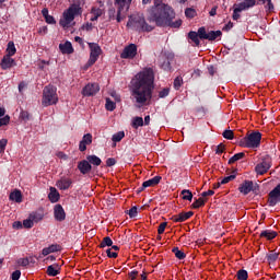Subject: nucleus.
<instances>
[{
  "instance_id": "nucleus-1",
  "label": "nucleus",
  "mask_w": 280,
  "mask_h": 280,
  "mask_svg": "<svg viewBox=\"0 0 280 280\" xmlns=\"http://www.w3.org/2000/svg\"><path fill=\"white\" fill-rule=\"evenodd\" d=\"M131 96L141 106H148L152 102V91H154V70L144 69L135 75L130 82Z\"/></svg>"
},
{
  "instance_id": "nucleus-2",
  "label": "nucleus",
  "mask_w": 280,
  "mask_h": 280,
  "mask_svg": "<svg viewBox=\"0 0 280 280\" xmlns=\"http://www.w3.org/2000/svg\"><path fill=\"white\" fill-rule=\"evenodd\" d=\"M147 19L149 23H155L158 27H173L178 30L183 25V20H176V13L172 7L161 2V0H154V5L148 10Z\"/></svg>"
},
{
  "instance_id": "nucleus-6",
  "label": "nucleus",
  "mask_w": 280,
  "mask_h": 280,
  "mask_svg": "<svg viewBox=\"0 0 280 280\" xmlns=\"http://www.w3.org/2000/svg\"><path fill=\"white\" fill-rule=\"evenodd\" d=\"M42 104L44 106H54L58 104V93L56 86L48 85L44 88Z\"/></svg>"
},
{
  "instance_id": "nucleus-5",
  "label": "nucleus",
  "mask_w": 280,
  "mask_h": 280,
  "mask_svg": "<svg viewBox=\"0 0 280 280\" xmlns=\"http://www.w3.org/2000/svg\"><path fill=\"white\" fill-rule=\"evenodd\" d=\"M127 27H132L137 32H152L154 30V25L148 24L142 15H132L127 23Z\"/></svg>"
},
{
  "instance_id": "nucleus-43",
  "label": "nucleus",
  "mask_w": 280,
  "mask_h": 280,
  "mask_svg": "<svg viewBox=\"0 0 280 280\" xmlns=\"http://www.w3.org/2000/svg\"><path fill=\"white\" fill-rule=\"evenodd\" d=\"M180 86H183V77H177L174 80V89H176V91H178V89H180Z\"/></svg>"
},
{
  "instance_id": "nucleus-42",
  "label": "nucleus",
  "mask_w": 280,
  "mask_h": 280,
  "mask_svg": "<svg viewBox=\"0 0 280 280\" xmlns=\"http://www.w3.org/2000/svg\"><path fill=\"white\" fill-rule=\"evenodd\" d=\"M81 141L86 145H91V143H93V136L91 133H86L83 136Z\"/></svg>"
},
{
  "instance_id": "nucleus-9",
  "label": "nucleus",
  "mask_w": 280,
  "mask_h": 280,
  "mask_svg": "<svg viewBox=\"0 0 280 280\" xmlns=\"http://www.w3.org/2000/svg\"><path fill=\"white\" fill-rule=\"evenodd\" d=\"M89 47H90V59L86 63V67H93L94 62H97V59L100 58V55L102 54V48L100 47V45L95 44V43H89Z\"/></svg>"
},
{
  "instance_id": "nucleus-23",
  "label": "nucleus",
  "mask_w": 280,
  "mask_h": 280,
  "mask_svg": "<svg viewBox=\"0 0 280 280\" xmlns=\"http://www.w3.org/2000/svg\"><path fill=\"white\" fill-rule=\"evenodd\" d=\"M60 250V245L52 244L42 250V255L47 257V255H51V253H58Z\"/></svg>"
},
{
  "instance_id": "nucleus-37",
  "label": "nucleus",
  "mask_w": 280,
  "mask_h": 280,
  "mask_svg": "<svg viewBox=\"0 0 280 280\" xmlns=\"http://www.w3.org/2000/svg\"><path fill=\"white\" fill-rule=\"evenodd\" d=\"M173 253L177 259H185V257H187V255L184 254L183 250L178 249V247H174Z\"/></svg>"
},
{
  "instance_id": "nucleus-7",
  "label": "nucleus",
  "mask_w": 280,
  "mask_h": 280,
  "mask_svg": "<svg viewBox=\"0 0 280 280\" xmlns=\"http://www.w3.org/2000/svg\"><path fill=\"white\" fill-rule=\"evenodd\" d=\"M130 3H132V0H115V8L117 9L118 23H121V21H124L126 13L130 9Z\"/></svg>"
},
{
  "instance_id": "nucleus-53",
  "label": "nucleus",
  "mask_w": 280,
  "mask_h": 280,
  "mask_svg": "<svg viewBox=\"0 0 280 280\" xmlns=\"http://www.w3.org/2000/svg\"><path fill=\"white\" fill-rule=\"evenodd\" d=\"M261 3H267L266 8H268L269 12L275 10V4H272V0H260Z\"/></svg>"
},
{
  "instance_id": "nucleus-29",
  "label": "nucleus",
  "mask_w": 280,
  "mask_h": 280,
  "mask_svg": "<svg viewBox=\"0 0 280 280\" xmlns=\"http://www.w3.org/2000/svg\"><path fill=\"white\" fill-rule=\"evenodd\" d=\"M246 156V153L240 152L234 154L230 160H229V165H233V163H237V161H242Z\"/></svg>"
},
{
  "instance_id": "nucleus-20",
  "label": "nucleus",
  "mask_w": 280,
  "mask_h": 280,
  "mask_svg": "<svg viewBox=\"0 0 280 280\" xmlns=\"http://www.w3.org/2000/svg\"><path fill=\"white\" fill-rule=\"evenodd\" d=\"M78 170L81 172V174H89V172L92 170L91 163H89L86 160H83L79 162Z\"/></svg>"
},
{
  "instance_id": "nucleus-15",
  "label": "nucleus",
  "mask_w": 280,
  "mask_h": 280,
  "mask_svg": "<svg viewBox=\"0 0 280 280\" xmlns=\"http://www.w3.org/2000/svg\"><path fill=\"white\" fill-rule=\"evenodd\" d=\"M0 67H1V69H3V71H5L8 69H12V67H16V61H14V59H12V57L4 55V57L2 58V60L0 62Z\"/></svg>"
},
{
  "instance_id": "nucleus-41",
  "label": "nucleus",
  "mask_w": 280,
  "mask_h": 280,
  "mask_svg": "<svg viewBox=\"0 0 280 280\" xmlns=\"http://www.w3.org/2000/svg\"><path fill=\"white\" fill-rule=\"evenodd\" d=\"M240 12H244V11L242 9H240V7L234 4V11H233V15H232L233 21H238L240 16H241Z\"/></svg>"
},
{
  "instance_id": "nucleus-55",
  "label": "nucleus",
  "mask_w": 280,
  "mask_h": 280,
  "mask_svg": "<svg viewBox=\"0 0 280 280\" xmlns=\"http://www.w3.org/2000/svg\"><path fill=\"white\" fill-rule=\"evenodd\" d=\"M226 150V147L222 143H220L215 149V154H223V152Z\"/></svg>"
},
{
  "instance_id": "nucleus-28",
  "label": "nucleus",
  "mask_w": 280,
  "mask_h": 280,
  "mask_svg": "<svg viewBox=\"0 0 280 280\" xmlns=\"http://www.w3.org/2000/svg\"><path fill=\"white\" fill-rule=\"evenodd\" d=\"M46 272H47L48 277H58V275H60V271L58 270V265L48 266Z\"/></svg>"
},
{
  "instance_id": "nucleus-33",
  "label": "nucleus",
  "mask_w": 280,
  "mask_h": 280,
  "mask_svg": "<svg viewBox=\"0 0 280 280\" xmlns=\"http://www.w3.org/2000/svg\"><path fill=\"white\" fill-rule=\"evenodd\" d=\"M182 196L183 200H188L189 202H191V200L194 199V194H191L190 190L187 189L182 190Z\"/></svg>"
},
{
  "instance_id": "nucleus-56",
  "label": "nucleus",
  "mask_w": 280,
  "mask_h": 280,
  "mask_svg": "<svg viewBox=\"0 0 280 280\" xmlns=\"http://www.w3.org/2000/svg\"><path fill=\"white\" fill-rule=\"evenodd\" d=\"M106 254H107V257H109L110 259H117V253L116 252H113L112 248H108L106 250Z\"/></svg>"
},
{
  "instance_id": "nucleus-52",
  "label": "nucleus",
  "mask_w": 280,
  "mask_h": 280,
  "mask_svg": "<svg viewBox=\"0 0 280 280\" xmlns=\"http://www.w3.org/2000/svg\"><path fill=\"white\" fill-rule=\"evenodd\" d=\"M19 266H23L26 268V266H30V259L28 258H20L18 261Z\"/></svg>"
},
{
  "instance_id": "nucleus-26",
  "label": "nucleus",
  "mask_w": 280,
  "mask_h": 280,
  "mask_svg": "<svg viewBox=\"0 0 280 280\" xmlns=\"http://www.w3.org/2000/svg\"><path fill=\"white\" fill-rule=\"evenodd\" d=\"M10 200L13 202H23V194H21V190H14L9 196Z\"/></svg>"
},
{
  "instance_id": "nucleus-30",
  "label": "nucleus",
  "mask_w": 280,
  "mask_h": 280,
  "mask_svg": "<svg viewBox=\"0 0 280 280\" xmlns=\"http://www.w3.org/2000/svg\"><path fill=\"white\" fill-rule=\"evenodd\" d=\"M7 55L9 57L14 56V54H16V46H14V42H9L8 43V47H7Z\"/></svg>"
},
{
  "instance_id": "nucleus-46",
  "label": "nucleus",
  "mask_w": 280,
  "mask_h": 280,
  "mask_svg": "<svg viewBox=\"0 0 280 280\" xmlns=\"http://www.w3.org/2000/svg\"><path fill=\"white\" fill-rule=\"evenodd\" d=\"M185 15L187 19H194L196 16V11L191 8L185 10Z\"/></svg>"
},
{
  "instance_id": "nucleus-50",
  "label": "nucleus",
  "mask_w": 280,
  "mask_h": 280,
  "mask_svg": "<svg viewBox=\"0 0 280 280\" xmlns=\"http://www.w3.org/2000/svg\"><path fill=\"white\" fill-rule=\"evenodd\" d=\"M20 118L23 119V121H30V112L27 110H22L20 113Z\"/></svg>"
},
{
  "instance_id": "nucleus-21",
  "label": "nucleus",
  "mask_w": 280,
  "mask_h": 280,
  "mask_svg": "<svg viewBox=\"0 0 280 280\" xmlns=\"http://www.w3.org/2000/svg\"><path fill=\"white\" fill-rule=\"evenodd\" d=\"M160 183H161V176H155L151 179L143 182L142 189H145L148 187H156V185H159Z\"/></svg>"
},
{
  "instance_id": "nucleus-60",
  "label": "nucleus",
  "mask_w": 280,
  "mask_h": 280,
  "mask_svg": "<svg viewBox=\"0 0 280 280\" xmlns=\"http://www.w3.org/2000/svg\"><path fill=\"white\" fill-rule=\"evenodd\" d=\"M21 279V270H15L12 273V280H19Z\"/></svg>"
},
{
  "instance_id": "nucleus-54",
  "label": "nucleus",
  "mask_w": 280,
  "mask_h": 280,
  "mask_svg": "<svg viewBox=\"0 0 280 280\" xmlns=\"http://www.w3.org/2000/svg\"><path fill=\"white\" fill-rule=\"evenodd\" d=\"M170 95V88H164L159 92V97H167Z\"/></svg>"
},
{
  "instance_id": "nucleus-13",
  "label": "nucleus",
  "mask_w": 280,
  "mask_h": 280,
  "mask_svg": "<svg viewBox=\"0 0 280 280\" xmlns=\"http://www.w3.org/2000/svg\"><path fill=\"white\" fill-rule=\"evenodd\" d=\"M137 56V45L130 44L129 46L125 47L122 52L120 54V58L122 59H130L135 58Z\"/></svg>"
},
{
  "instance_id": "nucleus-62",
  "label": "nucleus",
  "mask_w": 280,
  "mask_h": 280,
  "mask_svg": "<svg viewBox=\"0 0 280 280\" xmlns=\"http://www.w3.org/2000/svg\"><path fill=\"white\" fill-rule=\"evenodd\" d=\"M88 145L89 144H86L85 142H82V140H81L80 144H79L80 152H85Z\"/></svg>"
},
{
  "instance_id": "nucleus-25",
  "label": "nucleus",
  "mask_w": 280,
  "mask_h": 280,
  "mask_svg": "<svg viewBox=\"0 0 280 280\" xmlns=\"http://www.w3.org/2000/svg\"><path fill=\"white\" fill-rule=\"evenodd\" d=\"M59 49L62 54H73V45H71V42L60 44Z\"/></svg>"
},
{
  "instance_id": "nucleus-59",
  "label": "nucleus",
  "mask_w": 280,
  "mask_h": 280,
  "mask_svg": "<svg viewBox=\"0 0 280 280\" xmlns=\"http://www.w3.org/2000/svg\"><path fill=\"white\" fill-rule=\"evenodd\" d=\"M45 21L49 25H56V19H54L51 15H48L47 18H45Z\"/></svg>"
},
{
  "instance_id": "nucleus-48",
  "label": "nucleus",
  "mask_w": 280,
  "mask_h": 280,
  "mask_svg": "<svg viewBox=\"0 0 280 280\" xmlns=\"http://www.w3.org/2000/svg\"><path fill=\"white\" fill-rule=\"evenodd\" d=\"M222 135L224 139H229V140H232L235 137L233 133V130H224Z\"/></svg>"
},
{
  "instance_id": "nucleus-45",
  "label": "nucleus",
  "mask_w": 280,
  "mask_h": 280,
  "mask_svg": "<svg viewBox=\"0 0 280 280\" xmlns=\"http://www.w3.org/2000/svg\"><path fill=\"white\" fill-rule=\"evenodd\" d=\"M279 259V253H271L268 255V261L275 264Z\"/></svg>"
},
{
  "instance_id": "nucleus-63",
  "label": "nucleus",
  "mask_w": 280,
  "mask_h": 280,
  "mask_svg": "<svg viewBox=\"0 0 280 280\" xmlns=\"http://www.w3.org/2000/svg\"><path fill=\"white\" fill-rule=\"evenodd\" d=\"M110 95L115 100V102H121V96H119L117 92H112Z\"/></svg>"
},
{
  "instance_id": "nucleus-18",
  "label": "nucleus",
  "mask_w": 280,
  "mask_h": 280,
  "mask_svg": "<svg viewBox=\"0 0 280 280\" xmlns=\"http://www.w3.org/2000/svg\"><path fill=\"white\" fill-rule=\"evenodd\" d=\"M73 184V182L71 180V178H61L57 182V187L58 189H61V190H67L69 189V187H71V185Z\"/></svg>"
},
{
  "instance_id": "nucleus-39",
  "label": "nucleus",
  "mask_w": 280,
  "mask_h": 280,
  "mask_svg": "<svg viewBox=\"0 0 280 280\" xmlns=\"http://www.w3.org/2000/svg\"><path fill=\"white\" fill-rule=\"evenodd\" d=\"M236 277L238 280H247L248 279V271L241 269L237 271Z\"/></svg>"
},
{
  "instance_id": "nucleus-14",
  "label": "nucleus",
  "mask_w": 280,
  "mask_h": 280,
  "mask_svg": "<svg viewBox=\"0 0 280 280\" xmlns=\"http://www.w3.org/2000/svg\"><path fill=\"white\" fill-rule=\"evenodd\" d=\"M54 215H55V220H57V222H63V220H66V218H67L65 208H62L61 205H56L54 208Z\"/></svg>"
},
{
  "instance_id": "nucleus-61",
  "label": "nucleus",
  "mask_w": 280,
  "mask_h": 280,
  "mask_svg": "<svg viewBox=\"0 0 280 280\" xmlns=\"http://www.w3.org/2000/svg\"><path fill=\"white\" fill-rule=\"evenodd\" d=\"M213 194H215L213 190L203 191L201 197L207 200V196H213Z\"/></svg>"
},
{
  "instance_id": "nucleus-51",
  "label": "nucleus",
  "mask_w": 280,
  "mask_h": 280,
  "mask_svg": "<svg viewBox=\"0 0 280 280\" xmlns=\"http://www.w3.org/2000/svg\"><path fill=\"white\" fill-rule=\"evenodd\" d=\"M231 180H235V175H230L221 179V185H226L228 183H231Z\"/></svg>"
},
{
  "instance_id": "nucleus-12",
  "label": "nucleus",
  "mask_w": 280,
  "mask_h": 280,
  "mask_svg": "<svg viewBox=\"0 0 280 280\" xmlns=\"http://www.w3.org/2000/svg\"><path fill=\"white\" fill-rule=\"evenodd\" d=\"M97 93H100V84L97 83H89L82 90V95L85 97H91Z\"/></svg>"
},
{
  "instance_id": "nucleus-38",
  "label": "nucleus",
  "mask_w": 280,
  "mask_h": 280,
  "mask_svg": "<svg viewBox=\"0 0 280 280\" xmlns=\"http://www.w3.org/2000/svg\"><path fill=\"white\" fill-rule=\"evenodd\" d=\"M141 126H143V118L142 117H135L132 119V128L137 129V128H139Z\"/></svg>"
},
{
  "instance_id": "nucleus-40",
  "label": "nucleus",
  "mask_w": 280,
  "mask_h": 280,
  "mask_svg": "<svg viewBox=\"0 0 280 280\" xmlns=\"http://www.w3.org/2000/svg\"><path fill=\"white\" fill-rule=\"evenodd\" d=\"M31 220H33V222H40L44 218L43 213H38V212H33L32 214H30Z\"/></svg>"
},
{
  "instance_id": "nucleus-10",
  "label": "nucleus",
  "mask_w": 280,
  "mask_h": 280,
  "mask_svg": "<svg viewBox=\"0 0 280 280\" xmlns=\"http://www.w3.org/2000/svg\"><path fill=\"white\" fill-rule=\"evenodd\" d=\"M270 167H272V160L270 158H265L262 162L256 165L255 172L259 174V176H264V174L268 173Z\"/></svg>"
},
{
  "instance_id": "nucleus-47",
  "label": "nucleus",
  "mask_w": 280,
  "mask_h": 280,
  "mask_svg": "<svg viewBox=\"0 0 280 280\" xmlns=\"http://www.w3.org/2000/svg\"><path fill=\"white\" fill-rule=\"evenodd\" d=\"M165 229H167V222H162L158 228L159 235H163L165 233Z\"/></svg>"
},
{
  "instance_id": "nucleus-27",
  "label": "nucleus",
  "mask_w": 280,
  "mask_h": 280,
  "mask_svg": "<svg viewBox=\"0 0 280 280\" xmlns=\"http://www.w3.org/2000/svg\"><path fill=\"white\" fill-rule=\"evenodd\" d=\"M188 38L195 44V47H200V37L198 32L190 31L188 33Z\"/></svg>"
},
{
  "instance_id": "nucleus-8",
  "label": "nucleus",
  "mask_w": 280,
  "mask_h": 280,
  "mask_svg": "<svg viewBox=\"0 0 280 280\" xmlns=\"http://www.w3.org/2000/svg\"><path fill=\"white\" fill-rule=\"evenodd\" d=\"M197 34L200 40H218L222 36V31H210L207 32L205 26L198 28Z\"/></svg>"
},
{
  "instance_id": "nucleus-34",
  "label": "nucleus",
  "mask_w": 280,
  "mask_h": 280,
  "mask_svg": "<svg viewBox=\"0 0 280 280\" xmlns=\"http://www.w3.org/2000/svg\"><path fill=\"white\" fill-rule=\"evenodd\" d=\"M106 246H113V240L110 238V236L104 237L100 244V248H106Z\"/></svg>"
},
{
  "instance_id": "nucleus-32",
  "label": "nucleus",
  "mask_w": 280,
  "mask_h": 280,
  "mask_svg": "<svg viewBox=\"0 0 280 280\" xmlns=\"http://www.w3.org/2000/svg\"><path fill=\"white\" fill-rule=\"evenodd\" d=\"M206 202H207V199H203L202 197H200L191 205V207L192 209H200V207H205Z\"/></svg>"
},
{
  "instance_id": "nucleus-44",
  "label": "nucleus",
  "mask_w": 280,
  "mask_h": 280,
  "mask_svg": "<svg viewBox=\"0 0 280 280\" xmlns=\"http://www.w3.org/2000/svg\"><path fill=\"white\" fill-rule=\"evenodd\" d=\"M24 229H32L34 226V221L32 220V217L23 221Z\"/></svg>"
},
{
  "instance_id": "nucleus-4",
  "label": "nucleus",
  "mask_w": 280,
  "mask_h": 280,
  "mask_svg": "<svg viewBox=\"0 0 280 280\" xmlns=\"http://www.w3.org/2000/svg\"><path fill=\"white\" fill-rule=\"evenodd\" d=\"M238 145L241 148H249L252 150L259 148V145H261V132H247L246 136L238 141Z\"/></svg>"
},
{
  "instance_id": "nucleus-11",
  "label": "nucleus",
  "mask_w": 280,
  "mask_h": 280,
  "mask_svg": "<svg viewBox=\"0 0 280 280\" xmlns=\"http://www.w3.org/2000/svg\"><path fill=\"white\" fill-rule=\"evenodd\" d=\"M105 13L104 9V2L97 1L95 5L92 7L91 9V14L93 15L91 18V21H97L100 16H102Z\"/></svg>"
},
{
  "instance_id": "nucleus-16",
  "label": "nucleus",
  "mask_w": 280,
  "mask_h": 280,
  "mask_svg": "<svg viewBox=\"0 0 280 280\" xmlns=\"http://www.w3.org/2000/svg\"><path fill=\"white\" fill-rule=\"evenodd\" d=\"M238 4H235L240 8L243 12L246 10H250V8H255L257 5V0H240Z\"/></svg>"
},
{
  "instance_id": "nucleus-58",
  "label": "nucleus",
  "mask_w": 280,
  "mask_h": 280,
  "mask_svg": "<svg viewBox=\"0 0 280 280\" xmlns=\"http://www.w3.org/2000/svg\"><path fill=\"white\" fill-rule=\"evenodd\" d=\"M137 206H133L130 210H129V218H137Z\"/></svg>"
},
{
  "instance_id": "nucleus-57",
  "label": "nucleus",
  "mask_w": 280,
  "mask_h": 280,
  "mask_svg": "<svg viewBox=\"0 0 280 280\" xmlns=\"http://www.w3.org/2000/svg\"><path fill=\"white\" fill-rule=\"evenodd\" d=\"M10 124V116H4L0 118V126H8Z\"/></svg>"
},
{
  "instance_id": "nucleus-17",
  "label": "nucleus",
  "mask_w": 280,
  "mask_h": 280,
  "mask_svg": "<svg viewBox=\"0 0 280 280\" xmlns=\"http://www.w3.org/2000/svg\"><path fill=\"white\" fill-rule=\"evenodd\" d=\"M238 191L244 196H248V194L253 191V182L245 180L243 184L240 185Z\"/></svg>"
},
{
  "instance_id": "nucleus-3",
  "label": "nucleus",
  "mask_w": 280,
  "mask_h": 280,
  "mask_svg": "<svg viewBox=\"0 0 280 280\" xmlns=\"http://www.w3.org/2000/svg\"><path fill=\"white\" fill-rule=\"evenodd\" d=\"M82 14V8L80 4H71L63 13L62 18L59 21V25L65 30L71 27L73 21H75V16Z\"/></svg>"
},
{
  "instance_id": "nucleus-31",
  "label": "nucleus",
  "mask_w": 280,
  "mask_h": 280,
  "mask_svg": "<svg viewBox=\"0 0 280 280\" xmlns=\"http://www.w3.org/2000/svg\"><path fill=\"white\" fill-rule=\"evenodd\" d=\"M86 159L91 165H102V160L96 155H89Z\"/></svg>"
},
{
  "instance_id": "nucleus-22",
  "label": "nucleus",
  "mask_w": 280,
  "mask_h": 280,
  "mask_svg": "<svg viewBox=\"0 0 280 280\" xmlns=\"http://www.w3.org/2000/svg\"><path fill=\"white\" fill-rule=\"evenodd\" d=\"M277 235H278L277 231L264 230L259 234V237L270 241V240H275V237H277Z\"/></svg>"
},
{
  "instance_id": "nucleus-49",
  "label": "nucleus",
  "mask_w": 280,
  "mask_h": 280,
  "mask_svg": "<svg viewBox=\"0 0 280 280\" xmlns=\"http://www.w3.org/2000/svg\"><path fill=\"white\" fill-rule=\"evenodd\" d=\"M7 145H8V139H1L0 140V154H3V152H5Z\"/></svg>"
},
{
  "instance_id": "nucleus-24",
  "label": "nucleus",
  "mask_w": 280,
  "mask_h": 280,
  "mask_svg": "<svg viewBox=\"0 0 280 280\" xmlns=\"http://www.w3.org/2000/svg\"><path fill=\"white\" fill-rule=\"evenodd\" d=\"M50 202H58L60 200V192L55 187H50V192L48 194Z\"/></svg>"
},
{
  "instance_id": "nucleus-19",
  "label": "nucleus",
  "mask_w": 280,
  "mask_h": 280,
  "mask_svg": "<svg viewBox=\"0 0 280 280\" xmlns=\"http://www.w3.org/2000/svg\"><path fill=\"white\" fill-rule=\"evenodd\" d=\"M191 215H194V213L191 211L182 212V213L173 217V222H185V221L189 220V218H191Z\"/></svg>"
},
{
  "instance_id": "nucleus-36",
  "label": "nucleus",
  "mask_w": 280,
  "mask_h": 280,
  "mask_svg": "<svg viewBox=\"0 0 280 280\" xmlns=\"http://www.w3.org/2000/svg\"><path fill=\"white\" fill-rule=\"evenodd\" d=\"M106 110H115L117 108V104L113 102L110 98H106V104H105Z\"/></svg>"
},
{
  "instance_id": "nucleus-64",
  "label": "nucleus",
  "mask_w": 280,
  "mask_h": 280,
  "mask_svg": "<svg viewBox=\"0 0 280 280\" xmlns=\"http://www.w3.org/2000/svg\"><path fill=\"white\" fill-rule=\"evenodd\" d=\"M117 162L115 161V159H113V158H109V159H107V161H106V165L108 166V167H113V165H115Z\"/></svg>"
},
{
  "instance_id": "nucleus-35",
  "label": "nucleus",
  "mask_w": 280,
  "mask_h": 280,
  "mask_svg": "<svg viewBox=\"0 0 280 280\" xmlns=\"http://www.w3.org/2000/svg\"><path fill=\"white\" fill-rule=\"evenodd\" d=\"M124 137H126V133L124 131H118L113 136L112 141H114V143H119Z\"/></svg>"
}]
</instances>
